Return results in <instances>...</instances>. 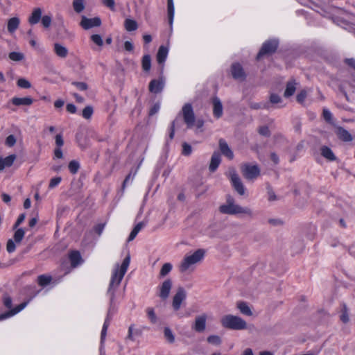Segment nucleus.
I'll return each instance as SVG.
<instances>
[{
    "label": "nucleus",
    "mask_w": 355,
    "mask_h": 355,
    "mask_svg": "<svg viewBox=\"0 0 355 355\" xmlns=\"http://www.w3.org/2000/svg\"><path fill=\"white\" fill-rule=\"evenodd\" d=\"M130 255H127V257L124 259L122 264L120 268L117 266V268L114 270L113 275L112 276L109 288L107 289V293L110 296V302L112 303L114 298V293L117 288L119 287L121 282L124 277L128 268L130 265Z\"/></svg>",
    "instance_id": "nucleus-1"
},
{
    "label": "nucleus",
    "mask_w": 355,
    "mask_h": 355,
    "mask_svg": "<svg viewBox=\"0 0 355 355\" xmlns=\"http://www.w3.org/2000/svg\"><path fill=\"white\" fill-rule=\"evenodd\" d=\"M218 210L223 214H243L249 217L253 216L252 211L250 208L241 207L236 204L234 198L230 195L226 196L225 202L218 207Z\"/></svg>",
    "instance_id": "nucleus-2"
},
{
    "label": "nucleus",
    "mask_w": 355,
    "mask_h": 355,
    "mask_svg": "<svg viewBox=\"0 0 355 355\" xmlns=\"http://www.w3.org/2000/svg\"><path fill=\"white\" fill-rule=\"evenodd\" d=\"M220 324L223 327L232 330L240 331L248 328V324L245 320L232 314L223 315L220 319Z\"/></svg>",
    "instance_id": "nucleus-3"
},
{
    "label": "nucleus",
    "mask_w": 355,
    "mask_h": 355,
    "mask_svg": "<svg viewBox=\"0 0 355 355\" xmlns=\"http://www.w3.org/2000/svg\"><path fill=\"white\" fill-rule=\"evenodd\" d=\"M205 254L203 249H198L191 254H187L180 265V271L185 272L189 270H193L194 265L202 260Z\"/></svg>",
    "instance_id": "nucleus-4"
},
{
    "label": "nucleus",
    "mask_w": 355,
    "mask_h": 355,
    "mask_svg": "<svg viewBox=\"0 0 355 355\" xmlns=\"http://www.w3.org/2000/svg\"><path fill=\"white\" fill-rule=\"evenodd\" d=\"M241 170L243 176L248 180H253L260 175V168L257 164H243Z\"/></svg>",
    "instance_id": "nucleus-5"
},
{
    "label": "nucleus",
    "mask_w": 355,
    "mask_h": 355,
    "mask_svg": "<svg viewBox=\"0 0 355 355\" xmlns=\"http://www.w3.org/2000/svg\"><path fill=\"white\" fill-rule=\"evenodd\" d=\"M181 114L184 123L189 128L193 126L195 123V114L191 104L186 103L182 108Z\"/></svg>",
    "instance_id": "nucleus-6"
},
{
    "label": "nucleus",
    "mask_w": 355,
    "mask_h": 355,
    "mask_svg": "<svg viewBox=\"0 0 355 355\" xmlns=\"http://www.w3.org/2000/svg\"><path fill=\"white\" fill-rule=\"evenodd\" d=\"M278 46V41L276 40H272L266 42L259 53L257 54V58L260 59L263 55L266 54H270L274 53Z\"/></svg>",
    "instance_id": "nucleus-7"
},
{
    "label": "nucleus",
    "mask_w": 355,
    "mask_h": 355,
    "mask_svg": "<svg viewBox=\"0 0 355 355\" xmlns=\"http://www.w3.org/2000/svg\"><path fill=\"white\" fill-rule=\"evenodd\" d=\"M186 291L182 287H179L173 298V307L174 310L180 309L182 302L186 299Z\"/></svg>",
    "instance_id": "nucleus-8"
},
{
    "label": "nucleus",
    "mask_w": 355,
    "mask_h": 355,
    "mask_svg": "<svg viewBox=\"0 0 355 355\" xmlns=\"http://www.w3.org/2000/svg\"><path fill=\"white\" fill-rule=\"evenodd\" d=\"M207 318V315L205 313L196 316L192 329L197 332L204 331L206 328Z\"/></svg>",
    "instance_id": "nucleus-9"
},
{
    "label": "nucleus",
    "mask_w": 355,
    "mask_h": 355,
    "mask_svg": "<svg viewBox=\"0 0 355 355\" xmlns=\"http://www.w3.org/2000/svg\"><path fill=\"white\" fill-rule=\"evenodd\" d=\"M101 24V19L98 17L94 18H87L86 17H82V20L80 21V26L84 29H89L93 27L100 26Z\"/></svg>",
    "instance_id": "nucleus-10"
},
{
    "label": "nucleus",
    "mask_w": 355,
    "mask_h": 355,
    "mask_svg": "<svg viewBox=\"0 0 355 355\" xmlns=\"http://www.w3.org/2000/svg\"><path fill=\"white\" fill-rule=\"evenodd\" d=\"M231 182L233 185V187L234 189L238 192V193L241 196H243L245 194V187L239 177V175L235 173V171H233L232 173H231Z\"/></svg>",
    "instance_id": "nucleus-11"
},
{
    "label": "nucleus",
    "mask_w": 355,
    "mask_h": 355,
    "mask_svg": "<svg viewBox=\"0 0 355 355\" xmlns=\"http://www.w3.org/2000/svg\"><path fill=\"white\" fill-rule=\"evenodd\" d=\"M173 282L170 279H166L164 281L162 285L159 287V296L162 300H166L168 298L170 294L171 289L172 288Z\"/></svg>",
    "instance_id": "nucleus-12"
},
{
    "label": "nucleus",
    "mask_w": 355,
    "mask_h": 355,
    "mask_svg": "<svg viewBox=\"0 0 355 355\" xmlns=\"http://www.w3.org/2000/svg\"><path fill=\"white\" fill-rule=\"evenodd\" d=\"M231 72L233 78L238 80H244L245 74L242 66L239 63H234L231 67Z\"/></svg>",
    "instance_id": "nucleus-13"
},
{
    "label": "nucleus",
    "mask_w": 355,
    "mask_h": 355,
    "mask_svg": "<svg viewBox=\"0 0 355 355\" xmlns=\"http://www.w3.org/2000/svg\"><path fill=\"white\" fill-rule=\"evenodd\" d=\"M164 86V80L162 78L159 80H152L149 83V91L157 94L162 92Z\"/></svg>",
    "instance_id": "nucleus-14"
},
{
    "label": "nucleus",
    "mask_w": 355,
    "mask_h": 355,
    "mask_svg": "<svg viewBox=\"0 0 355 355\" xmlns=\"http://www.w3.org/2000/svg\"><path fill=\"white\" fill-rule=\"evenodd\" d=\"M218 144L221 153L228 159H232L234 157V153L227 142L223 139H220Z\"/></svg>",
    "instance_id": "nucleus-15"
},
{
    "label": "nucleus",
    "mask_w": 355,
    "mask_h": 355,
    "mask_svg": "<svg viewBox=\"0 0 355 355\" xmlns=\"http://www.w3.org/2000/svg\"><path fill=\"white\" fill-rule=\"evenodd\" d=\"M27 305V302H23L19 305H17L14 309H10V311L6 312L5 313L0 314V320L6 319L8 318H10L11 316L15 315V314L20 312L21 310H23Z\"/></svg>",
    "instance_id": "nucleus-16"
},
{
    "label": "nucleus",
    "mask_w": 355,
    "mask_h": 355,
    "mask_svg": "<svg viewBox=\"0 0 355 355\" xmlns=\"http://www.w3.org/2000/svg\"><path fill=\"white\" fill-rule=\"evenodd\" d=\"M213 103V114L216 118H220L223 115V105L220 100L218 97H214Z\"/></svg>",
    "instance_id": "nucleus-17"
},
{
    "label": "nucleus",
    "mask_w": 355,
    "mask_h": 355,
    "mask_svg": "<svg viewBox=\"0 0 355 355\" xmlns=\"http://www.w3.org/2000/svg\"><path fill=\"white\" fill-rule=\"evenodd\" d=\"M69 258L73 268L77 267L83 261L80 253L77 250L71 251L69 254Z\"/></svg>",
    "instance_id": "nucleus-18"
},
{
    "label": "nucleus",
    "mask_w": 355,
    "mask_h": 355,
    "mask_svg": "<svg viewBox=\"0 0 355 355\" xmlns=\"http://www.w3.org/2000/svg\"><path fill=\"white\" fill-rule=\"evenodd\" d=\"M42 10L40 8H35L33 9L31 16L28 18V22L31 25L37 24L42 17Z\"/></svg>",
    "instance_id": "nucleus-19"
},
{
    "label": "nucleus",
    "mask_w": 355,
    "mask_h": 355,
    "mask_svg": "<svg viewBox=\"0 0 355 355\" xmlns=\"http://www.w3.org/2000/svg\"><path fill=\"white\" fill-rule=\"evenodd\" d=\"M221 161L220 155L218 152H214L211 156L210 164H209V170L211 172H214L216 170L218 165L220 164Z\"/></svg>",
    "instance_id": "nucleus-20"
},
{
    "label": "nucleus",
    "mask_w": 355,
    "mask_h": 355,
    "mask_svg": "<svg viewBox=\"0 0 355 355\" xmlns=\"http://www.w3.org/2000/svg\"><path fill=\"white\" fill-rule=\"evenodd\" d=\"M336 132L338 138L344 141H351L353 139L351 134L342 127H338Z\"/></svg>",
    "instance_id": "nucleus-21"
},
{
    "label": "nucleus",
    "mask_w": 355,
    "mask_h": 355,
    "mask_svg": "<svg viewBox=\"0 0 355 355\" xmlns=\"http://www.w3.org/2000/svg\"><path fill=\"white\" fill-rule=\"evenodd\" d=\"M15 159V155H10L5 158L0 157V171H3L6 167L11 166Z\"/></svg>",
    "instance_id": "nucleus-22"
},
{
    "label": "nucleus",
    "mask_w": 355,
    "mask_h": 355,
    "mask_svg": "<svg viewBox=\"0 0 355 355\" xmlns=\"http://www.w3.org/2000/svg\"><path fill=\"white\" fill-rule=\"evenodd\" d=\"M236 308L239 310V311L248 316L252 315V311L250 307L245 302L240 301L236 303Z\"/></svg>",
    "instance_id": "nucleus-23"
},
{
    "label": "nucleus",
    "mask_w": 355,
    "mask_h": 355,
    "mask_svg": "<svg viewBox=\"0 0 355 355\" xmlns=\"http://www.w3.org/2000/svg\"><path fill=\"white\" fill-rule=\"evenodd\" d=\"M297 83L295 80L288 81L286 84V87L284 94V97L288 98L293 95L296 90Z\"/></svg>",
    "instance_id": "nucleus-24"
},
{
    "label": "nucleus",
    "mask_w": 355,
    "mask_h": 355,
    "mask_svg": "<svg viewBox=\"0 0 355 355\" xmlns=\"http://www.w3.org/2000/svg\"><path fill=\"white\" fill-rule=\"evenodd\" d=\"M33 100L31 97L17 98L15 97L12 99V103L17 106L19 105H31Z\"/></svg>",
    "instance_id": "nucleus-25"
},
{
    "label": "nucleus",
    "mask_w": 355,
    "mask_h": 355,
    "mask_svg": "<svg viewBox=\"0 0 355 355\" xmlns=\"http://www.w3.org/2000/svg\"><path fill=\"white\" fill-rule=\"evenodd\" d=\"M54 52L61 58H65L68 55V49L59 43L54 44Z\"/></svg>",
    "instance_id": "nucleus-26"
},
{
    "label": "nucleus",
    "mask_w": 355,
    "mask_h": 355,
    "mask_svg": "<svg viewBox=\"0 0 355 355\" xmlns=\"http://www.w3.org/2000/svg\"><path fill=\"white\" fill-rule=\"evenodd\" d=\"M168 50L166 46H159L157 53V60L159 64H162L165 62L168 55Z\"/></svg>",
    "instance_id": "nucleus-27"
},
{
    "label": "nucleus",
    "mask_w": 355,
    "mask_h": 355,
    "mask_svg": "<svg viewBox=\"0 0 355 355\" xmlns=\"http://www.w3.org/2000/svg\"><path fill=\"white\" fill-rule=\"evenodd\" d=\"M320 153L322 157L327 159L329 161H334L336 159V156L333 151L327 146H322L320 148Z\"/></svg>",
    "instance_id": "nucleus-28"
},
{
    "label": "nucleus",
    "mask_w": 355,
    "mask_h": 355,
    "mask_svg": "<svg viewBox=\"0 0 355 355\" xmlns=\"http://www.w3.org/2000/svg\"><path fill=\"white\" fill-rule=\"evenodd\" d=\"M19 19L18 17L10 18L8 21V31L10 33L15 32L19 27Z\"/></svg>",
    "instance_id": "nucleus-29"
},
{
    "label": "nucleus",
    "mask_w": 355,
    "mask_h": 355,
    "mask_svg": "<svg viewBox=\"0 0 355 355\" xmlns=\"http://www.w3.org/2000/svg\"><path fill=\"white\" fill-rule=\"evenodd\" d=\"M124 26L128 31H133L137 30L138 28L137 21L130 19H127L125 20Z\"/></svg>",
    "instance_id": "nucleus-30"
},
{
    "label": "nucleus",
    "mask_w": 355,
    "mask_h": 355,
    "mask_svg": "<svg viewBox=\"0 0 355 355\" xmlns=\"http://www.w3.org/2000/svg\"><path fill=\"white\" fill-rule=\"evenodd\" d=\"M340 320L344 323H347L349 320L348 309L345 304H342Z\"/></svg>",
    "instance_id": "nucleus-31"
},
{
    "label": "nucleus",
    "mask_w": 355,
    "mask_h": 355,
    "mask_svg": "<svg viewBox=\"0 0 355 355\" xmlns=\"http://www.w3.org/2000/svg\"><path fill=\"white\" fill-rule=\"evenodd\" d=\"M51 280L52 277L51 276H47L45 275H40L37 277V283L41 286H46V285L50 284Z\"/></svg>",
    "instance_id": "nucleus-32"
},
{
    "label": "nucleus",
    "mask_w": 355,
    "mask_h": 355,
    "mask_svg": "<svg viewBox=\"0 0 355 355\" xmlns=\"http://www.w3.org/2000/svg\"><path fill=\"white\" fill-rule=\"evenodd\" d=\"M142 69L145 71H148L151 67V59L149 55H145L141 61Z\"/></svg>",
    "instance_id": "nucleus-33"
},
{
    "label": "nucleus",
    "mask_w": 355,
    "mask_h": 355,
    "mask_svg": "<svg viewBox=\"0 0 355 355\" xmlns=\"http://www.w3.org/2000/svg\"><path fill=\"white\" fill-rule=\"evenodd\" d=\"M172 265L170 263H164L159 272V277H166L172 270Z\"/></svg>",
    "instance_id": "nucleus-34"
},
{
    "label": "nucleus",
    "mask_w": 355,
    "mask_h": 355,
    "mask_svg": "<svg viewBox=\"0 0 355 355\" xmlns=\"http://www.w3.org/2000/svg\"><path fill=\"white\" fill-rule=\"evenodd\" d=\"M73 8L77 13L81 12L85 9L83 0H73Z\"/></svg>",
    "instance_id": "nucleus-35"
},
{
    "label": "nucleus",
    "mask_w": 355,
    "mask_h": 355,
    "mask_svg": "<svg viewBox=\"0 0 355 355\" xmlns=\"http://www.w3.org/2000/svg\"><path fill=\"white\" fill-rule=\"evenodd\" d=\"M250 108L254 110L270 109V105L268 103H252L250 105Z\"/></svg>",
    "instance_id": "nucleus-36"
},
{
    "label": "nucleus",
    "mask_w": 355,
    "mask_h": 355,
    "mask_svg": "<svg viewBox=\"0 0 355 355\" xmlns=\"http://www.w3.org/2000/svg\"><path fill=\"white\" fill-rule=\"evenodd\" d=\"M25 234V231L22 228L17 229L14 234V240L16 243H20Z\"/></svg>",
    "instance_id": "nucleus-37"
},
{
    "label": "nucleus",
    "mask_w": 355,
    "mask_h": 355,
    "mask_svg": "<svg viewBox=\"0 0 355 355\" xmlns=\"http://www.w3.org/2000/svg\"><path fill=\"white\" fill-rule=\"evenodd\" d=\"M168 15L169 24L172 25L174 15V8L172 0H168Z\"/></svg>",
    "instance_id": "nucleus-38"
},
{
    "label": "nucleus",
    "mask_w": 355,
    "mask_h": 355,
    "mask_svg": "<svg viewBox=\"0 0 355 355\" xmlns=\"http://www.w3.org/2000/svg\"><path fill=\"white\" fill-rule=\"evenodd\" d=\"M269 101H270V103H268L269 104L270 103L272 105L280 104L282 103V98H281V96H279L278 94H276L274 93H272L270 95Z\"/></svg>",
    "instance_id": "nucleus-39"
},
{
    "label": "nucleus",
    "mask_w": 355,
    "mask_h": 355,
    "mask_svg": "<svg viewBox=\"0 0 355 355\" xmlns=\"http://www.w3.org/2000/svg\"><path fill=\"white\" fill-rule=\"evenodd\" d=\"M207 342L211 345H220L221 343V338L216 335H211L207 338Z\"/></svg>",
    "instance_id": "nucleus-40"
},
{
    "label": "nucleus",
    "mask_w": 355,
    "mask_h": 355,
    "mask_svg": "<svg viewBox=\"0 0 355 355\" xmlns=\"http://www.w3.org/2000/svg\"><path fill=\"white\" fill-rule=\"evenodd\" d=\"M42 26L48 28L51 26L52 22V17L51 15H44L41 19Z\"/></svg>",
    "instance_id": "nucleus-41"
},
{
    "label": "nucleus",
    "mask_w": 355,
    "mask_h": 355,
    "mask_svg": "<svg viewBox=\"0 0 355 355\" xmlns=\"http://www.w3.org/2000/svg\"><path fill=\"white\" fill-rule=\"evenodd\" d=\"M92 114L93 107L92 106L88 105L83 109L82 115L85 119H89L91 118Z\"/></svg>",
    "instance_id": "nucleus-42"
},
{
    "label": "nucleus",
    "mask_w": 355,
    "mask_h": 355,
    "mask_svg": "<svg viewBox=\"0 0 355 355\" xmlns=\"http://www.w3.org/2000/svg\"><path fill=\"white\" fill-rule=\"evenodd\" d=\"M79 167V164L76 161H71L69 164V170L73 174H75L78 172Z\"/></svg>",
    "instance_id": "nucleus-43"
},
{
    "label": "nucleus",
    "mask_w": 355,
    "mask_h": 355,
    "mask_svg": "<svg viewBox=\"0 0 355 355\" xmlns=\"http://www.w3.org/2000/svg\"><path fill=\"white\" fill-rule=\"evenodd\" d=\"M17 85L24 89H28L31 87V83L25 78H19L17 83Z\"/></svg>",
    "instance_id": "nucleus-44"
},
{
    "label": "nucleus",
    "mask_w": 355,
    "mask_h": 355,
    "mask_svg": "<svg viewBox=\"0 0 355 355\" xmlns=\"http://www.w3.org/2000/svg\"><path fill=\"white\" fill-rule=\"evenodd\" d=\"M192 153V147L189 144L184 142L182 144V155L185 156L190 155Z\"/></svg>",
    "instance_id": "nucleus-45"
},
{
    "label": "nucleus",
    "mask_w": 355,
    "mask_h": 355,
    "mask_svg": "<svg viewBox=\"0 0 355 355\" xmlns=\"http://www.w3.org/2000/svg\"><path fill=\"white\" fill-rule=\"evenodd\" d=\"M9 58L14 61H20L24 59V55L19 52H11L9 54Z\"/></svg>",
    "instance_id": "nucleus-46"
},
{
    "label": "nucleus",
    "mask_w": 355,
    "mask_h": 355,
    "mask_svg": "<svg viewBox=\"0 0 355 355\" xmlns=\"http://www.w3.org/2000/svg\"><path fill=\"white\" fill-rule=\"evenodd\" d=\"M164 336L168 340V342L171 343H173L175 340V337L173 334V332L168 327H166L164 329Z\"/></svg>",
    "instance_id": "nucleus-47"
},
{
    "label": "nucleus",
    "mask_w": 355,
    "mask_h": 355,
    "mask_svg": "<svg viewBox=\"0 0 355 355\" xmlns=\"http://www.w3.org/2000/svg\"><path fill=\"white\" fill-rule=\"evenodd\" d=\"M91 40H92L93 42H94L96 44H97L99 46H101L103 44L102 37L100 35H98V34L92 35L91 36Z\"/></svg>",
    "instance_id": "nucleus-48"
},
{
    "label": "nucleus",
    "mask_w": 355,
    "mask_h": 355,
    "mask_svg": "<svg viewBox=\"0 0 355 355\" xmlns=\"http://www.w3.org/2000/svg\"><path fill=\"white\" fill-rule=\"evenodd\" d=\"M61 180H62L61 177H55V178H52L50 180V182L49 184V188L51 189L55 188L56 186H58L60 183Z\"/></svg>",
    "instance_id": "nucleus-49"
},
{
    "label": "nucleus",
    "mask_w": 355,
    "mask_h": 355,
    "mask_svg": "<svg viewBox=\"0 0 355 355\" xmlns=\"http://www.w3.org/2000/svg\"><path fill=\"white\" fill-rule=\"evenodd\" d=\"M258 132L264 137H270V132L267 126H261L258 129Z\"/></svg>",
    "instance_id": "nucleus-50"
},
{
    "label": "nucleus",
    "mask_w": 355,
    "mask_h": 355,
    "mask_svg": "<svg viewBox=\"0 0 355 355\" xmlns=\"http://www.w3.org/2000/svg\"><path fill=\"white\" fill-rule=\"evenodd\" d=\"M147 314L153 323H155L157 322V316L153 308H148L147 309Z\"/></svg>",
    "instance_id": "nucleus-51"
},
{
    "label": "nucleus",
    "mask_w": 355,
    "mask_h": 355,
    "mask_svg": "<svg viewBox=\"0 0 355 355\" xmlns=\"http://www.w3.org/2000/svg\"><path fill=\"white\" fill-rule=\"evenodd\" d=\"M16 144V138L14 135H10L6 139V145L12 147Z\"/></svg>",
    "instance_id": "nucleus-52"
},
{
    "label": "nucleus",
    "mask_w": 355,
    "mask_h": 355,
    "mask_svg": "<svg viewBox=\"0 0 355 355\" xmlns=\"http://www.w3.org/2000/svg\"><path fill=\"white\" fill-rule=\"evenodd\" d=\"M16 246L12 239H9L7 242L6 250L9 253L13 252L15 250Z\"/></svg>",
    "instance_id": "nucleus-53"
},
{
    "label": "nucleus",
    "mask_w": 355,
    "mask_h": 355,
    "mask_svg": "<svg viewBox=\"0 0 355 355\" xmlns=\"http://www.w3.org/2000/svg\"><path fill=\"white\" fill-rule=\"evenodd\" d=\"M72 84L80 91L87 90L88 88V85L84 82H73Z\"/></svg>",
    "instance_id": "nucleus-54"
},
{
    "label": "nucleus",
    "mask_w": 355,
    "mask_h": 355,
    "mask_svg": "<svg viewBox=\"0 0 355 355\" xmlns=\"http://www.w3.org/2000/svg\"><path fill=\"white\" fill-rule=\"evenodd\" d=\"M3 304L8 309L12 308V299L8 295H3Z\"/></svg>",
    "instance_id": "nucleus-55"
},
{
    "label": "nucleus",
    "mask_w": 355,
    "mask_h": 355,
    "mask_svg": "<svg viewBox=\"0 0 355 355\" xmlns=\"http://www.w3.org/2000/svg\"><path fill=\"white\" fill-rule=\"evenodd\" d=\"M103 3L112 10H115V1L114 0H102Z\"/></svg>",
    "instance_id": "nucleus-56"
},
{
    "label": "nucleus",
    "mask_w": 355,
    "mask_h": 355,
    "mask_svg": "<svg viewBox=\"0 0 355 355\" xmlns=\"http://www.w3.org/2000/svg\"><path fill=\"white\" fill-rule=\"evenodd\" d=\"M306 97V92L305 90L301 91L297 95V101L300 103H302L305 98Z\"/></svg>",
    "instance_id": "nucleus-57"
},
{
    "label": "nucleus",
    "mask_w": 355,
    "mask_h": 355,
    "mask_svg": "<svg viewBox=\"0 0 355 355\" xmlns=\"http://www.w3.org/2000/svg\"><path fill=\"white\" fill-rule=\"evenodd\" d=\"M105 226V223H99L94 226V230L98 236H100L102 234Z\"/></svg>",
    "instance_id": "nucleus-58"
},
{
    "label": "nucleus",
    "mask_w": 355,
    "mask_h": 355,
    "mask_svg": "<svg viewBox=\"0 0 355 355\" xmlns=\"http://www.w3.org/2000/svg\"><path fill=\"white\" fill-rule=\"evenodd\" d=\"M268 223L273 226H279L283 225V221L279 218H270L268 220Z\"/></svg>",
    "instance_id": "nucleus-59"
},
{
    "label": "nucleus",
    "mask_w": 355,
    "mask_h": 355,
    "mask_svg": "<svg viewBox=\"0 0 355 355\" xmlns=\"http://www.w3.org/2000/svg\"><path fill=\"white\" fill-rule=\"evenodd\" d=\"M268 191V200L269 201H274L277 200L276 195L273 190L270 187H268L267 189Z\"/></svg>",
    "instance_id": "nucleus-60"
},
{
    "label": "nucleus",
    "mask_w": 355,
    "mask_h": 355,
    "mask_svg": "<svg viewBox=\"0 0 355 355\" xmlns=\"http://www.w3.org/2000/svg\"><path fill=\"white\" fill-rule=\"evenodd\" d=\"M26 218L25 214H21L19 216L17 221L15 222L13 228L16 229L21 223L24 222V219Z\"/></svg>",
    "instance_id": "nucleus-61"
},
{
    "label": "nucleus",
    "mask_w": 355,
    "mask_h": 355,
    "mask_svg": "<svg viewBox=\"0 0 355 355\" xmlns=\"http://www.w3.org/2000/svg\"><path fill=\"white\" fill-rule=\"evenodd\" d=\"M177 121H178V117L171 123V132L169 134V137L171 139H173L174 137L175 127V124H176Z\"/></svg>",
    "instance_id": "nucleus-62"
},
{
    "label": "nucleus",
    "mask_w": 355,
    "mask_h": 355,
    "mask_svg": "<svg viewBox=\"0 0 355 355\" xmlns=\"http://www.w3.org/2000/svg\"><path fill=\"white\" fill-rule=\"evenodd\" d=\"M55 144L58 147L60 148L64 144V140L61 135H57L55 136Z\"/></svg>",
    "instance_id": "nucleus-63"
},
{
    "label": "nucleus",
    "mask_w": 355,
    "mask_h": 355,
    "mask_svg": "<svg viewBox=\"0 0 355 355\" xmlns=\"http://www.w3.org/2000/svg\"><path fill=\"white\" fill-rule=\"evenodd\" d=\"M66 109H67V112H69V113H71V114H74L76 112V107L73 104H71V103L67 104Z\"/></svg>",
    "instance_id": "nucleus-64"
}]
</instances>
